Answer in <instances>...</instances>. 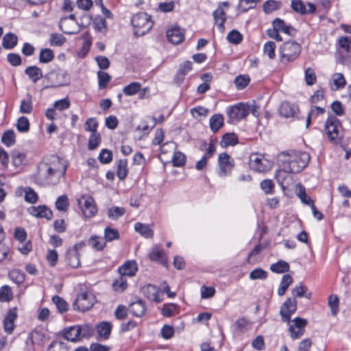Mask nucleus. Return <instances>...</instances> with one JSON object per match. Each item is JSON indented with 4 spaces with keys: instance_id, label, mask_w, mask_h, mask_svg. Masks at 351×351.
Here are the masks:
<instances>
[{
    "instance_id": "bf43d9fd",
    "label": "nucleus",
    "mask_w": 351,
    "mask_h": 351,
    "mask_svg": "<svg viewBox=\"0 0 351 351\" xmlns=\"http://www.w3.org/2000/svg\"><path fill=\"white\" fill-rule=\"evenodd\" d=\"M249 277L251 280H265L267 277V273L261 268H257L250 273Z\"/></svg>"
},
{
    "instance_id": "6e6d98bb",
    "label": "nucleus",
    "mask_w": 351,
    "mask_h": 351,
    "mask_svg": "<svg viewBox=\"0 0 351 351\" xmlns=\"http://www.w3.org/2000/svg\"><path fill=\"white\" fill-rule=\"evenodd\" d=\"M250 80V79L248 75H239L234 80L235 86L237 87V89H243L248 85Z\"/></svg>"
},
{
    "instance_id": "aec40b11",
    "label": "nucleus",
    "mask_w": 351,
    "mask_h": 351,
    "mask_svg": "<svg viewBox=\"0 0 351 351\" xmlns=\"http://www.w3.org/2000/svg\"><path fill=\"white\" fill-rule=\"evenodd\" d=\"M279 112L281 116L286 118L294 117L299 112V108L296 105L289 102H282L280 105Z\"/></svg>"
},
{
    "instance_id": "cd10ccee",
    "label": "nucleus",
    "mask_w": 351,
    "mask_h": 351,
    "mask_svg": "<svg viewBox=\"0 0 351 351\" xmlns=\"http://www.w3.org/2000/svg\"><path fill=\"white\" fill-rule=\"evenodd\" d=\"M25 72L34 83L43 77L41 69L36 66H28Z\"/></svg>"
},
{
    "instance_id": "ea45409f",
    "label": "nucleus",
    "mask_w": 351,
    "mask_h": 351,
    "mask_svg": "<svg viewBox=\"0 0 351 351\" xmlns=\"http://www.w3.org/2000/svg\"><path fill=\"white\" fill-rule=\"evenodd\" d=\"M125 213V209L123 207L113 206L108 210V217L112 220H116Z\"/></svg>"
},
{
    "instance_id": "6e6552de",
    "label": "nucleus",
    "mask_w": 351,
    "mask_h": 351,
    "mask_svg": "<svg viewBox=\"0 0 351 351\" xmlns=\"http://www.w3.org/2000/svg\"><path fill=\"white\" fill-rule=\"evenodd\" d=\"M227 113L231 122L238 121L245 118L249 114L247 105L239 103L227 109Z\"/></svg>"
},
{
    "instance_id": "e2e57ef3",
    "label": "nucleus",
    "mask_w": 351,
    "mask_h": 351,
    "mask_svg": "<svg viewBox=\"0 0 351 351\" xmlns=\"http://www.w3.org/2000/svg\"><path fill=\"white\" fill-rule=\"evenodd\" d=\"M328 306L332 315H336L339 311V298L336 295H330L328 298Z\"/></svg>"
},
{
    "instance_id": "ddd939ff",
    "label": "nucleus",
    "mask_w": 351,
    "mask_h": 351,
    "mask_svg": "<svg viewBox=\"0 0 351 351\" xmlns=\"http://www.w3.org/2000/svg\"><path fill=\"white\" fill-rule=\"evenodd\" d=\"M289 328L291 337L293 339L300 338L304 332V328L307 325V320L300 317H296L292 321Z\"/></svg>"
},
{
    "instance_id": "37998d69",
    "label": "nucleus",
    "mask_w": 351,
    "mask_h": 351,
    "mask_svg": "<svg viewBox=\"0 0 351 351\" xmlns=\"http://www.w3.org/2000/svg\"><path fill=\"white\" fill-rule=\"evenodd\" d=\"M88 244L97 250H101L104 247L106 243L101 237L93 236L88 241Z\"/></svg>"
},
{
    "instance_id": "5701e85b",
    "label": "nucleus",
    "mask_w": 351,
    "mask_h": 351,
    "mask_svg": "<svg viewBox=\"0 0 351 351\" xmlns=\"http://www.w3.org/2000/svg\"><path fill=\"white\" fill-rule=\"evenodd\" d=\"M213 17L218 29L221 32H223L225 29L224 23L226 21V16L220 5H218L217 9L213 12Z\"/></svg>"
},
{
    "instance_id": "7c9ffc66",
    "label": "nucleus",
    "mask_w": 351,
    "mask_h": 351,
    "mask_svg": "<svg viewBox=\"0 0 351 351\" xmlns=\"http://www.w3.org/2000/svg\"><path fill=\"white\" fill-rule=\"evenodd\" d=\"M292 293L295 297H305L308 300L311 299L312 296L311 292L308 291V288L302 284L295 287L292 290Z\"/></svg>"
},
{
    "instance_id": "c9c22d12",
    "label": "nucleus",
    "mask_w": 351,
    "mask_h": 351,
    "mask_svg": "<svg viewBox=\"0 0 351 351\" xmlns=\"http://www.w3.org/2000/svg\"><path fill=\"white\" fill-rule=\"evenodd\" d=\"M270 269L271 271L276 274L284 273L289 271V265L288 264V263L280 260L277 263L272 264L270 266Z\"/></svg>"
},
{
    "instance_id": "9b49d317",
    "label": "nucleus",
    "mask_w": 351,
    "mask_h": 351,
    "mask_svg": "<svg viewBox=\"0 0 351 351\" xmlns=\"http://www.w3.org/2000/svg\"><path fill=\"white\" fill-rule=\"evenodd\" d=\"M219 175L221 177L229 175L234 167V160L226 153H222L218 157Z\"/></svg>"
},
{
    "instance_id": "6ab92c4d",
    "label": "nucleus",
    "mask_w": 351,
    "mask_h": 351,
    "mask_svg": "<svg viewBox=\"0 0 351 351\" xmlns=\"http://www.w3.org/2000/svg\"><path fill=\"white\" fill-rule=\"evenodd\" d=\"M17 317V310L16 308L10 309L7 313L4 320L3 326L5 331L10 334L14 328V321Z\"/></svg>"
},
{
    "instance_id": "4d7b16f0",
    "label": "nucleus",
    "mask_w": 351,
    "mask_h": 351,
    "mask_svg": "<svg viewBox=\"0 0 351 351\" xmlns=\"http://www.w3.org/2000/svg\"><path fill=\"white\" fill-rule=\"evenodd\" d=\"M53 302L56 304L58 310L60 313H64L68 310V304L62 298L54 296L52 298Z\"/></svg>"
},
{
    "instance_id": "13d9d810",
    "label": "nucleus",
    "mask_w": 351,
    "mask_h": 351,
    "mask_svg": "<svg viewBox=\"0 0 351 351\" xmlns=\"http://www.w3.org/2000/svg\"><path fill=\"white\" fill-rule=\"evenodd\" d=\"M186 157L180 152H175L172 158V162L174 167H182L185 164Z\"/></svg>"
},
{
    "instance_id": "bb28decb",
    "label": "nucleus",
    "mask_w": 351,
    "mask_h": 351,
    "mask_svg": "<svg viewBox=\"0 0 351 351\" xmlns=\"http://www.w3.org/2000/svg\"><path fill=\"white\" fill-rule=\"evenodd\" d=\"M238 143V136L234 133H226L223 135L220 141V145L226 148L228 146H234Z\"/></svg>"
},
{
    "instance_id": "8fccbe9b",
    "label": "nucleus",
    "mask_w": 351,
    "mask_h": 351,
    "mask_svg": "<svg viewBox=\"0 0 351 351\" xmlns=\"http://www.w3.org/2000/svg\"><path fill=\"white\" fill-rule=\"evenodd\" d=\"M54 58L53 51L49 49H42L40 52L39 61L42 63H48Z\"/></svg>"
},
{
    "instance_id": "4468645a",
    "label": "nucleus",
    "mask_w": 351,
    "mask_h": 351,
    "mask_svg": "<svg viewBox=\"0 0 351 351\" xmlns=\"http://www.w3.org/2000/svg\"><path fill=\"white\" fill-rule=\"evenodd\" d=\"M141 291L148 300L156 303L161 302V299L159 298L160 290L156 286L152 284L145 285L141 287Z\"/></svg>"
},
{
    "instance_id": "473e14b6",
    "label": "nucleus",
    "mask_w": 351,
    "mask_h": 351,
    "mask_svg": "<svg viewBox=\"0 0 351 351\" xmlns=\"http://www.w3.org/2000/svg\"><path fill=\"white\" fill-rule=\"evenodd\" d=\"M112 330V324L108 322H103L97 326L99 335L107 339L109 338Z\"/></svg>"
},
{
    "instance_id": "412c9836",
    "label": "nucleus",
    "mask_w": 351,
    "mask_h": 351,
    "mask_svg": "<svg viewBox=\"0 0 351 351\" xmlns=\"http://www.w3.org/2000/svg\"><path fill=\"white\" fill-rule=\"evenodd\" d=\"M167 36L169 42L178 45L184 40V33L180 27H173L167 32Z\"/></svg>"
},
{
    "instance_id": "680f3d73",
    "label": "nucleus",
    "mask_w": 351,
    "mask_h": 351,
    "mask_svg": "<svg viewBox=\"0 0 351 351\" xmlns=\"http://www.w3.org/2000/svg\"><path fill=\"white\" fill-rule=\"evenodd\" d=\"M260 0H240L239 8L242 12H247L249 9L256 6V3Z\"/></svg>"
},
{
    "instance_id": "f257e3e1",
    "label": "nucleus",
    "mask_w": 351,
    "mask_h": 351,
    "mask_svg": "<svg viewBox=\"0 0 351 351\" xmlns=\"http://www.w3.org/2000/svg\"><path fill=\"white\" fill-rule=\"evenodd\" d=\"M67 165L63 159L52 155L38 164L37 179L41 184H49L53 178L58 179L63 177Z\"/></svg>"
},
{
    "instance_id": "1a4fd4ad",
    "label": "nucleus",
    "mask_w": 351,
    "mask_h": 351,
    "mask_svg": "<svg viewBox=\"0 0 351 351\" xmlns=\"http://www.w3.org/2000/svg\"><path fill=\"white\" fill-rule=\"evenodd\" d=\"M81 210L86 217H93L97 212L94 199L89 195H83L78 199Z\"/></svg>"
},
{
    "instance_id": "052dcab7",
    "label": "nucleus",
    "mask_w": 351,
    "mask_h": 351,
    "mask_svg": "<svg viewBox=\"0 0 351 351\" xmlns=\"http://www.w3.org/2000/svg\"><path fill=\"white\" fill-rule=\"evenodd\" d=\"M275 49L276 44L273 41L267 42L263 48V51L265 55H267L270 59H274L275 58Z\"/></svg>"
},
{
    "instance_id": "72a5a7b5",
    "label": "nucleus",
    "mask_w": 351,
    "mask_h": 351,
    "mask_svg": "<svg viewBox=\"0 0 351 351\" xmlns=\"http://www.w3.org/2000/svg\"><path fill=\"white\" fill-rule=\"evenodd\" d=\"M112 287L116 291L123 292L125 291L128 287L126 277L119 274V276L113 281Z\"/></svg>"
},
{
    "instance_id": "a18cd8bd",
    "label": "nucleus",
    "mask_w": 351,
    "mask_h": 351,
    "mask_svg": "<svg viewBox=\"0 0 351 351\" xmlns=\"http://www.w3.org/2000/svg\"><path fill=\"white\" fill-rule=\"evenodd\" d=\"M211 76L208 73H204L201 76L202 80L205 81L204 83L201 84L197 87V91L198 93L203 94L210 88L209 82L211 80Z\"/></svg>"
},
{
    "instance_id": "0eeeda50",
    "label": "nucleus",
    "mask_w": 351,
    "mask_h": 351,
    "mask_svg": "<svg viewBox=\"0 0 351 351\" xmlns=\"http://www.w3.org/2000/svg\"><path fill=\"white\" fill-rule=\"evenodd\" d=\"M249 165L250 168L256 172H265L271 167V163L263 156L252 154L250 156Z\"/></svg>"
},
{
    "instance_id": "a878e982",
    "label": "nucleus",
    "mask_w": 351,
    "mask_h": 351,
    "mask_svg": "<svg viewBox=\"0 0 351 351\" xmlns=\"http://www.w3.org/2000/svg\"><path fill=\"white\" fill-rule=\"evenodd\" d=\"M66 260L67 264L72 268H77L80 266V254L75 248L68 251Z\"/></svg>"
},
{
    "instance_id": "c85d7f7f",
    "label": "nucleus",
    "mask_w": 351,
    "mask_h": 351,
    "mask_svg": "<svg viewBox=\"0 0 351 351\" xmlns=\"http://www.w3.org/2000/svg\"><path fill=\"white\" fill-rule=\"evenodd\" d=\"M210 127L213 132H217L223 125V117L220 114H215L210 119Z\"/></svg>"
},
{
    "instance_id": "20e7f679",
    "label": "nucleus",
    "mask_w": 351,
    "mask_h": 351,
    "mask_svg": "<svg viewBox=\"0 0 351 351\" xmlns=\"http://www.w3.org/2000/svg\"><path fill=\"white\" fill-rule=\"evenodd\" d=\"M132 25L136 35L143 36L152 28L153 22L149 15L145 12H140L133 16Z\"/></svg>"
},
{
    "instance_id": "603ef678",
    "label": "nucleus",
    "mask_w": 351,
    "mask_h": 351,
    "mask_svg": "<svg viewBox=\"0 0 351 351\" xmlns=\"http://www.w3.org/2000/svg\"><path fill=\"white\" fill-rule=\"evenodd\" d=\"M66 42V38L60 34L53 33L51 34L49 43L51 46H62Z\"/></svg>"
},
{
    "instance_id": "4be33fe9",
    "label": "nucleus",
    "mask_w": 351,
    "mask_h": 351,
    "mask_svg": "<svg viewBox=\"0 0 351 351\" xmlns=\"http://www.w3.org/2000/svg\"><path fill=\"white\" fill-rule=\"evenodd\" d=\"M129 311L136 317H142L146 311L145 302L142 300H138L132 302L129 306Z\"/></svg>"
},
{
    "instance_id": "09e8293b",
    "label": "nucleus",
    "mask_w": 351,
    "mask_h": 351,
    "mask_svg": "<svg viewBox=\"0 0 351 351\" xmlns=\"http://www.w3.org/2000/svg\"><path fill=\"white\" fill-rule=\"evenodd\" d=\"M97 76L99 89L106 88L111 79L110 76L108 73L101 71L97 72Z\"/></svg>"
},
{
    "instance_id": "338daca9",
    "label": "nucleus",
    "mask_w": 351,
    "mask_h": 351,
    "mask_svg": "<svg viewBox=\"0 0 351 351\" xmlns=\"http://www.w3.org/2000/svg\"><path fill=\"white\" fill-rule=\"evenodd\" d=\"M47 351H68V348L62 341H53L48 347Z\"/></svg>"
},
{
    "instance_id": "864d4df0",
    "label": "nucleus",
    "mask_w": 351,
    "mask_h": 351,
    "mask_svg": "<svg viewBox=\"0 0 351 351\" xmlns=\"http://www.w3.org/2000/svg\"><path fill=\"white\" fill-rule=\"evenodd\" d=\"M104 237L106 241L110 242L119 238V233L117 230L107 227L104 230Z\"/></svg>"
},
{
    "instance_id": "9d476101",
    "label": "nucleus",
    "mask_w": 351,
    "mask_h": 351,
    "mask_svg": "<svg viewBox=\"0 0 351 351\" xmlns=\"http://www.w3.org/2000/svg\"><path fill=\"white\" fill-rule=\"evenodd\" d=\"M297 310V301L294 298H289L282 304L280 310V315L284 322L289 323L291 316Z\"/></svg>"
},
{
    "instance_id": "7ed1b4c3",
    "label": "nucleus",
    "mask_w": 351,
    "mask_h": 351,
    "mask_svg": "<svg viewBox=\"0 0 351 351\" xmlns=\"http://www.w3.org/2000/svg\"><path fill=\"white\" fill-rule=\"evenodd\" d=\"M301 52V46L296 41L289 40L280 47V61L287 64L298 58Z\"/></svg>"
},
{
    "instance_id": "a211bd4d",
    "label": "nucleus",
    "mask_w": 351,
    "mask_h": 351,
    "mask_svg": "<svg viewBox=\"0 0 351 351\" xmlns=\"http://www.w3.org/2000/svg\"><path fill=\"white\" fill-rule=\"evenodd\" d=\"M280 169L276 171V178L280 185L284 187V184L289 185L292 182L291 171L285 170V169L279 163Z\"/></svg>"
},
{
    "instance_id": "774afa93",
    "label": "nucleus",
    "mask_w": 351,
    "mask_h": 351,
    "mask_svg": "<svg viewBox=\"0 0 351 351\" xmlns=\"http://www.w3.org/2000/svg\"><path fill=\"white\" fill-rule=\"evenodd\" d=\"M339 46L347 52H351V37L342 36L339 39Z\"/></svg>"
},
{
    "instance_id": "5fc2aeb1",
    "label": "nucleus",
    "mask_w": 351,
    "mask_h": 351,
    "mask_svg": "<svg viewBox=\"0 0 351 351\" xmlns=\"http://www.w3.org/2000/svg\"><path fill=\"white\" fill-rule=\"evenodd\" d=\"M16 128L20 132H27L29 130V122L27 117H21L16 123Z\"/></svg>"
},
{
    "instance_id": "a19ab883",
    "label": "nucleus",
    "mask_w": 351,
    "mask_h": 351,
    "mask_svg": "<svg viewBox=\"0 0 351 351\" xmlns=\"http://www.w3.org/2000/svg\"><path fill=\"white\" fill-rule=\"evenodd\" d=\"M141 87V84L139 82H132L123 88V92L125 95L132 96L138 92Z\"/></svg>"
},
{
    "instance_id": "f8f14e48",
    "label": "nucleus",
    "mask_w": 351,
    "mask_h": 351,
    "mask_svg": "<svg viewBox=\"0 0 351 351\" xmlns=\"http://www.w3.org/2000/svg\"><path fill=\"white\" fill-rule=\"evenodd\" d=\"M85 330L88 331L90 330L89 326H73L69 328H65L64 330L63 335L66 340L75 342L80 339L81 332Z\"/></svg>"
},
{
    "instance_id": "393cba45",
    "label": "nucleus",
    "mask_w": 351,
    "mask_h": 351,
    "mask_svg": "<svg viewBox=\"0 0 351 351\" xmlns=\"http://www.w3.org/2000/svg\"><path fill=\"white\" fill-rule=\"evenodd\" d=\"M149 258L152 261H158L163 265L167 263L165 252L159 247H155L151 250L149 254Z\"/></svg>"
},
{
    "instance_id": "de8ad7c7",
    "label": "nucleus",
    "mask_w": 351,
    "mask_h": 351,
    "mask_svg": "<svg viewBox=\"0 0 351 351\" xmlns=\"http://www.w3.org/2000/svg\"><path fill=\"white\" fill-rule=\"evenodd\" d=\"M12 298V291L10 287L3 286L0 288V301L9 302Z\"/></svg>"
},
{
    "instance_id": "58836bf2",
    "label": "nucleus",
    "mask_w": 351,
    "mask_h": 351,
    "mask_svg": "<svg viewBox=\"0 0 351 351\" xmlns=\"http://www.w3.org/2000/svg\"><path fill=\"white\" fill-rule=\"evenodd\" d=\"M280 6L281 3L280 1L269 0L264 3L263 9L266 14H269L275 10H278Z\"/></svg>"
},
{
    "instance_id": "39448f33",
    "label": "nucleus",
    "mask_w": 351,
    "mask_h": 351,
    "mask_svg": "<svg viewBox=\"0 0 351 351\" xmlns=\"http://www.w3.org/2000/svg\"><path fill=\"white\" fill-rule=\"evenodd\" d=\"M96 302V297L90 291L79 293L73 304V308L80 311H86L90 309Z\"/></svg>"
},
{
    "instance_id": "c03bdc74",
    "label": "nucleus",
    "mask_w": 351,
    "mask_h": 351,
    "mask_svg": "<svg viewBox=\"0 0 351 351\" xmlns=\"http://www.w3.org/2000/svg\"><path fill=\"white\" fill-rule=\"evenodd\" d=\"M1 141L6 146H12L15 143V133L13 130L5 131L2 135Z\"/></svg>"
},
{
    "instance_id": "c756f323",
    "label": "nucleus",
    "mask_w": 351,
    "mask_h": 351,
    "mask_svg": "<svg viewBox=\"0 0 351 351\" xmlns=\"http://www.w3.org/2000/svg\"><path fill=\"white\" fill-rule=\"evenodd\" d=\"M134 230L145 238H152L153 237V231L149 225L138 222L134 225Z\"/></svg>"
},
{
    "instance_id": "3c124183",
    "label": "nucleus",
    "mask_w": 351,
    "mask_h": 351,
    "mask_svg": "<svg viewBox=\"0 0 351 351\" xmlns=\"http://www.w3.org/2000/svg\"><path fill=\"white\" fill-rule=\"evenodd\" d=\"M101 143V136L99 133H91L89 139L88 147L89 149L93 150L96 149Z\"/></svg>"
},
{
    "instance_id": "0e129e2a",
    "label": "nucleus",
    "mask_w": 351,
    "mask_h": 351,
    "mask_svg": "<svg viewBox=\"0 0 351 351\" xmlns=\"http://www.w3.org/2000/svg\"><path fill=\"white\" fill-rule=\"evenodd\" d=\"M243 38L242 35L237 30L230 31L227 35L228 40L233 44H239L241 42Z\"/></svg>"
},
{
    "instance_id": "f03ea898",
    "label": "nucleus",
    "mask_w": 351,
    "mask_h": 351,
    "mask_svg": "<svg viewBox=\"0 0 351 351\" xmlns=\"http://www.w3.org/2000/svg\"><path fill=\"white\" fill-rule=\"evenodd\" d=\"M310 160L308 153L303 152H283L278 156V163L291 173H299L304 169Z\"/></svg>"
},
{
    "instance_id": "2eb2a0df",
    "label": "nucleus",
    "mask_w": 351,
    "mask_h": 351,
    "mask_svg": "<svg viewBox=\"0 0 351 351\" xmlns=\"http://www.w3.org/2000/svg\"><path fill=\"white\" fill-rule=\"evenodd\" d=\"M60 29L66 34H75L80 32V27L77 21L61 19L59 23Z\"/></svg>"
},
{
    "instance_id": "4c0bfd02",
    "label": "nucleus",
    "mask_w": 351,
    "mask_h": 351,
    "mask_svg": "<svg viewBox=\"0 0 351 351\" xmlns=\"http://www.w3.org/2000/svg\"><path fill=\"white\" fill-rule=\"evenodd\" d=\"M128 162L126 160H119L117 162V175L120 180H123L128 175Z\"/></svg>"
},
{
    "instance_id": "2f4dec72",
    "label": "nucleus",
    "mask_w": 351,
    "mask_h": 351,
    "mask_svg": "<svg viewBox=\"0 0 351 351\" xmlns=\"http://www.w3.org/2000/svg\"><path fill=\"white\" fill-rule=\"evenodd\" d=\"M17 36L12 33H8L3 37V46L4 48L10 49L17 44Z\"/></svg>"
},
{
    "instance_id": "e433bc0d",
    "label": "nucleus",
    "mask_w": 351,
    "mask_h": 351,
    "mask_svg": "<svg viewBox=\"0 0 351 351\" xmlns=\"http://www.w3.org/2000/svg\"><path fill=\"white\" fill-rule=\"evenodd\" d=\"M332 82L333 85L335 86L333 90L341 89L345 87L346 81L342 73H336L332 76Z\"/></svg>"
},
{
    "instance_id": "f3484780",
    "label": "nucleus",
    "mask_w": 351,
    "mask_h": 351,
    "mask_svg": "<svg viewBox=\"0 0 351 351\" xmlns=\"http://www.w3.org/2000/svg\"><path fill=\"white\" fill-rule=\"evenodd\" d=\"M118 271L119 274L125 277L134 276L138 271V265L135 261H127L119 267Z\"/></svg>"
},
{
    "instance_id": "79ce46f5",
    "label": "nucleus",
    "mask_w": 351,
    "mask_h": 351,
    "mask_svg": "<svg viewBox=\"0 0 351 351\" xmlns=\"http://www.w3.org/2000/svg\"><path fill=\"white\" fill-rule=\"evenodd\" d=\"M21 191H24L25 192V199L26 202L34 204L38 200V195L37 193L30 187H26L25 189L20 188L19 189Z\"/></svg>"
},
{
    "instance_id": "dca6fc26",
    "label": "nucleus",
    "mask_w": 351,
    "mask_h": 351,
    "mask_svg": "<svg viewBox=\"0 0 351 351\" xmlns=\"http://www.w3.org/2000/svg\"><path fill=\"white\" fill-rule=\"evenodd\" d=\"M27 210L31 215L38 218H45L49 220L51 219L53 216L52 211L44 205L30 206Z\"/></svg>"
},
{
    "instance_id": "f704fd0d",
    "label": "nucleus",
    "mask_w": 351,
    "mask_h": 351,
    "mask_svg": "<svg viewBox=\"0 0 351 351\" xmlns=\"http://www.w3.org/2000/svg\"><path fill=\"white\" fill-rule=\"evenodd\" d=\"M293 282V278L289 274H285L282 276L280 287L278 289V294L280 296L285 295L289 285Z\"/></svg>"
},
{
    "instance_id": "69168bd1",
    "label": "nucleus",
    "mask_w": 351,
    "mask_h": 351,
    "mask_svg": "<svg viewBox=\"0 0 351 351\" xmlns=\"http://www.w3.org/2000/svg\"><path fill=\"white\" fill-rule=\"evenodd\" d=\"M317 76L314 70L308 68L305 70V81L307 85L311 86L316 82Z\"/></svg>"
},
{
    "instance_id": "b1692460",
    "label": "nucleus",
    "mask_w": 351,
    "mask_h": 351,
    "mask_svg": "<svg viewBox=\"0 0 351 351\" xmlns=\"http://www.w3.org/2000/svg\"><path fill=\"white\" fill-rule=\"evenodd\" d=\"M273 26L291 36H294L296 34V30L292 26L287 25L283 20L278 18L273 21Z\"/></svg>"
},
{
    "instance_id": "423d86ee",
    "label": "nucleus",
    "mask_w": 351,
    "mask_h": 351,
    "mask_svg": "<svg viewBox=\"0 0 351 351\" xmlns=\"http://www.w3.org/2000/svg\"><path fill=\"white\" fill-rule=\"evenodd\" d=\"M340 126V121L334 116L329 117L326 121L324 125L325 134L328 141L333 144H337L340 142L339 130Z\"/></svg>"
},
{
    "instance_id": "49530a36",
    "label": "nucleus",
    "mask_w": 351,
    "mask_h": 351,
    "mask_svg": "<svg viewBox=\"0 0 351 351\" xmlns=\"http://www.w3.org/2000/svg\"><path fill=\"white\" fill-rule=\"evenodd\" d=\"M69 204L66 195H62L58 197L56 202V208L60 211H66L68 210Z\"/></svg>"
}]
</instances>
